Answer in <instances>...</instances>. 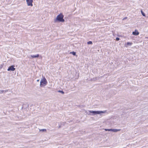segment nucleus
<instances>
[{"label":"nucleus","instance_id":"nucleus-1","mask_svg":"<svg viewBox=\"0 0 148 148\" xmlns=\"http://www.w3.org/2000/svg\"><path fill=\"white\" fill-rule=\"evenodd\" d=\"M64 17L63 14L60 13L56 16V18L54 19V21L55 22H64L65 20L63 18Z\"/></svg>","mask_w":148,"mask_h":148},{"label":"nucleus","instance_id":"nucleus-2","mask_svg":"<svg viewBox=\"0 0 148 148\" xmlns=\"http://www.w3.org/2000/svg\"><path fill=\"white\" fill-rule=\"evenodd\" d=\"M89 112L91 113L92 114H89L91 115L92 116H95L97 114H99L101 115V114L105 113L106 112V111H89Z\"/></svg>","mask_w":148,"mask_h":148},{"label":"nucleus","instance_id":"nucleus-3","mask_svg":"<svg viewBox=\"0 0 148 148\" xmlns=\"http://www.w3.org/2000/svg\"><path fill=\"white\" fill-rule=\"evenodd\" d=\"M47 84V79L45 77L42 76L41 78L40 82V86L41 87H45Z\"/></svg>","mask_w":148,"mask_h":148},{"label":"nucleus","instance_id":"nucleus-4","mask_svg":"<svg viewBox=\"0 0 148 148\" xmlns=\"http://www.w3.org/2000/svg\"><path fill=\"white\" fill-rule=\"evenodd\" d=\"M26 1L27 6L32 7L33 6V0H26Z\"/></svg>","mask_w":148,"mask_h":148},{"label":"nucleus","instance_id":"nucleus-5","mask_svg":"<svg viewBox=\"0 0 148 148\" xmlns=\"http://www.w3.org/2000/svg\"><path fill=\"white\" fill-rule=\"evenodd\" d=\"M15 66L14 65L11 66L9 67L7 69V71H14L15 70V68L14 67Z\"/></svg>","mask_w":148,"mask_h":148},{"label":"nucleus","instance_id":"nucleus-6","mask_svg":"<svg viewBox=\"0 0 148 148\" xmlns=\"http://www.w3.org/2000/svg\"><path fill=\"white\" fill-rule=\"evenodd\" d=\"M139 33L137 29L135 30L133 32L132 34L134 35L137 36L139 35Z\"/></svg>","mask_w":148,"mask_h":148},{"label":"nucleus","instance_id":"nucleus-7","mask_svg":"<svg viewBox=\"0 0 148 148\" xmlns=\"http://www.w3.org/2000/svg\"><path fill=\"white\" fill-rule=\"evenodd\" d=\"M120 130V129H112V132H116Z\"/></svg>","mask_w":148,"mask_h":148},{"label":"nucleus","instance_id":"nucleus-8","mask_svg":"<svg viewBox=\"0 0 148 148\" xmlns=\"http://www.w3.org/2000/svg\"><path fill=\"white\" fill-rule=\"evenodd\" d=\"M39 56V55L37 54L36 55H31V57L33 58H38Z\"/></svg>","mask_w":148,"mask_h":148},{"label":"nucleus","instance_id":"nucleus-9","mask_svg":"<svg viewBox=\"0 0 148 148\" xmlns=\"http://www.w3.org/2000/svg\"><path fill=\"white\" fill-rule=\"evenodd\" d=\"M132 44V42H127V43L126 45L125 46V47H127V45L128 46H131Z\"/></svg>","mask_w":148,"mask_h":148},{"label":"nucleus","instance_id":"nucleus-10","mask_svg":"<svg viewBox=\"0 0 148 148\" xmlns=\"http://www.w3.org/2000/svg\"><path fill=\"white\" fill-rule=\"evenodd\" d=\"M104 130L106 131H112V129H104Z\"/></svg>","mask_w":148,"mask_h":148},{"label":"nucleus","instance_id":"nucleus-11","mask_svg":"<svg viewBox=\"0 0 148 148\" xmlns=\"http://www.w3.org/2000/svg\"><path fill=\"white\" fill-rule=\"evenodd\" d=\"M141 13L143 16H145V13L143 12V11L142 10H141Z\"/></svg>","mask_w":148,"mask_h":148},{"label":"nucleus","instance_id":"nucleus-12","mask_svg":"<svg viewBox=\"0 0 148 148\" xmlns=\"http://www.w3.org/2000/svg\"><path fill=\"white\" fill-rule=\"evenodd\" d=\"M6 91H4V90H0V93L2 94L4 92H6Z\"/></svg>","mask_w":148,"mask_h":148},{"label":"nucleus","instance_id":"nucleus-13","mask_svg":"<svg viewBox=\"0 0 148 148\" xmlns=\"http://www.w3.org/2000/svg\"><path fill=\"white\" fill-rule=\"evenodd\" d=\"M58 92H60V93H62V94H64V92L63 91H62V90H58Z\"/></svg>","mask_w":148,"mask_h":148},{"label":"nucleus","instance_id":"nucleus-14","mask_svg":"<svg viewBox=\"0 0 148 148\" xmlns=\"http://www.w3.org/2000/svg\"><path fill=\"white\" fill-rule=\"evenodd\" d=\"M71 53H72L73 55L75 56L76 55V53L75 52H71Z\"/></svg>","mask_w":148,"mask_h":148},{"label":"nucleus","instance_id":"nucleus-15","mask_svg":"<svg viewBox=\"0 0 148 148\" xmlns=\"http://www.w3.org/2000/svg\"><path fill=\"white\" fill-rule=\"evenodd\" d=\"M87 43L88 44H92V42L91 41H89L87 42Z\"/></svg>","mask_w":148,"mask_h":148},{"label":"nucleus","instance_id":"nucleus-16","mask_svg":"<svg viewBox=\"0 0 148 148\" xmlns=\"http://www.w3.org/2000/svg\"><path fill=\"white\" fill-rule=\"evenodd\" d=\"M40 131H42L43 132H46V130L45 129H43L41 130Z\"/></svg>","mask_w":148,"mask_h":148},{"label":"nucleus","instance_id":"nucleus-17","mask_svg":"<svg viewBox=\"0 0 148 148\" xmlns=\"http://www.w3.org/2000/svg\"><path fill=\"white\" fill-rule=\"evenodd\" d=\"M119 39H120V38H118V37H117V38H116V40H117V41H118V40H119Z\"/></svg>","mask_w":148,"mask_h":148},{"label":"nucleus","instance_id":"nucleus-18","mask_svg":"<svg viewBox=\"0 0 148 148\" xmlns=\"http://www.w3.org/2000/svg\"><path fill=\"white\" fill-rule=\"evenodd\" d=\"M97 79V78H93V80H96Z\"/></svg>","mask_w":148,"mask_h":148},{"label":"nucleus","instance_id":"nucleus-19","mask_svg":"<svg viewBox=\"0 0 148 148\" xmlns=\"http://www.w3.org/2000/svg\"><path fill=\"white\" fill-rule=\"evenodd\" d=\"M39 81V79H38L37 80V81L38 82Z\"/></svg>","mask_w":148,"mask_h":148}]
</instances>
